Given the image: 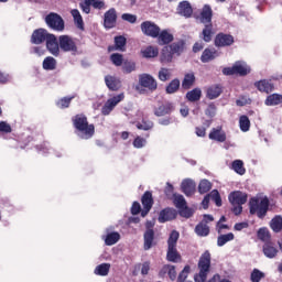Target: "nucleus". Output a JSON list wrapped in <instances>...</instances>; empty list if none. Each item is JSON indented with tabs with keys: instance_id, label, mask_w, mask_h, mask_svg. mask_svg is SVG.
Instances as JSON below:
<instances>
[{
	"instance_id": "nucleus-1",
	"label": "nucleus",
	"mask_w": 282,
	"mask_h": 282,
	"mask_svg": "<svg viewBox=\"0 0 282 282\" xmlns=\"http://www.w3.org/2000/svg\"><path fill=\"white\" fill-rule=\"evenodd\" d=\"M73 124L75 129H78L80 132V138H83V140H89V138H91L96 131V128L94 124H89L85 115L75 116L73 118Z\"/></svg>"
},
{
	"instance_id": "nucleus-2",
	"label": "nucleus",
	"mask_w": 282,
	"mask_h": 282,
	"mask_svg": "<svg viewBox=\"0 0 282 282\" xmlns=\"http://www.w3.org/2000/svg\"><path fill=\"white\" fill-rule=\"evenodd\" d=\"M249 208L251 215H257L260 219H263L268 214V208H270V200L268 197L251 198Z\"/></svg>"
},
{
	"instance_id": "nucleus-3",
	"label": "nucleus",
	"mask_w": 282,
	"mask_h": 282,
	"mask_svg": "<svg viewBox=\"0 0 282 282\" xmlns=\"http://www.w3.org/2000/svg\"><path fill=\"white\" fill-rule=\"evenodd\" d=\"M199 273L195 276L196 282H206L208 279V272H210V252L205 251L198 261Z\"/></svg>"
},
{
	"instance_id": "nucleus-4",
	"label": "nucleus",
	"mask_w": 282,
	"mask_h": 282,
	"mask_svg": "<svg viewBox=\"0 0 282 282\" xmlns=\"http://www.w3.org/2000/svg\"><path fill=\"white\" fill-rule=\"evenodd\" d=\"M225 76H232L239 74V76H247L250 74V68L245 62H236L232 67H227L223 69Z\"/></svg>"
},
{
	"instance_id": "nucleus-5",
	"label": "nucleus",
	"mask_w": 282,
	"mask_h": 282,
	"mask_svg": "<svg viewBox=\"0 0 282 282\" xmlns=\"http://www.w3.org/2000/svg\"><path fill=\"white\" fill-rule=\"evenodd\" d=\"M45 22L51 30H55L56 32H63L65 30V21L58 13H50L46 15Z\"/></svg>"
},
{
	"instance_id": "nucleus-6",
	"label": "nucleus",
	"mask_w": 282,
	"mask_h": 282,
	"mask_svg": "<svg viewBox=\"0 0 282 282\" xmlns=\"http://www.w3.org/2000/svg\"><path fill=\"white\" fill-rule=\"evenodd\" d=\"M59 50L62 52H78V46H76V42L69 35H61L58 37Z\"/></svg>"
},
{
	"instance_id": "nucleus-7",
	"label": "nucleus",
	"mask_w": 282,
	"mask_h": 282,
	"mask_svg": "<svg viewBox=\"0 0 282 282\" xmlns=\"http://www.w3.org/2000/svg\"><path fill=\"white\" fill-rule=\"evenodd\" d=\"M141 31L145 36L158 39L160 36V26L155 22L145 21L141 23Z\"/></svg>"
},
{
	"instance_id": "nucleus-8",
	"label": "nucleus",
	"mask_w": 282,
	"mask_h": 282,
	"mask_svg": "<svg viewBox=\"0 0 282 282\" xmlns=\"http://www.w3.org/2000/svg\"><path fill=\"white\" fill-rule=\"evenodd\" d=\"M122 100H124V94H119L110 99H108L106 101V104L104 105L102 109H101V113L104 116H109L111 113V111H113V108L122 102Z\"/></svg>"
},
{
	"instance_id": "nucleus-9",
	"label": "nucleus",
	"mask_w": 282,
	"mask_h": 282,
	"mask_svg": "<svg viewBox=\"0 0 282 282\" xmlns=\"http://www.w3.org/2000/svg\"><path fill=\"white\" fill-rule=\"evenodd\" d=\"M139 83L141 87L149 89V91H155V89H158V82L149 74L141 75L139 77Z\"/></svg>"
},
{
	"instance_id": "nucleus-10",
	"label": "nucleus",
	"mask_w": 282,
	"mask_h": 282,
	"mask_svg": "<svg viewBox=\"0 0 282 282\" xmlns=\"http://www.w3.org/2000/svg\"><path fill=\"white\" fill-rule=\"evenodd\" d=\"M52 36V33H48L47 30L44 29H37L33 32L31 36V42L34 45H41V43L47 41Z\"/></svg>"
},
{
	"instance_id": "nucleus-11",
	"label": "nucleus",
	"mask_w": 282,
	"mask_h": 282,
	"mask_svg": "<svg viewBox=\"0 0 282 282\" xmlns=\"http://www.w3.org/2000/svg\"><path fill=\"white\" fill-rule=\"evenodd\" d=\"M46 48L53 56H58V54H61V44L56 39V35H48V39L46 40Z\"/></svg>"
},
{
	"instance_id": "nucleus-12",
	"label": "nucleus",
	"mask_w": 282,
	"mask_h": 282,
	"mask_svg": "<svg viewBox=\"0 0 282 282\" xmlns=\"http://www.w3.org/2000/svg\"><path fill=\"white\" fill-rule=\"evenodd\" d=\"M143 210L141 212V217H147L151 208H153V194L151 192H145L141 198Z\"/></svg>"
},
{
	"instance_id": "nucleus-13",
	"label": "nucleus",
	"mask_w": 282,
	"mask_h": 282,
	"mask_svg": "<svg viewBox=\"0 0 282 282\" xmlns=\"http://www.w3.org/2000/svg\"><path fill=\"white\" fill-rule=\"evenodd\" d=\"M229 202L231 204V206H243V204H246V202H248V194L243 193V192H232L229 194Z\"/></svg>"
},
{
	"instance_id": "nucleus-14",
	"label": "nucleus",
	"mask_w": 282,
	"mask_h": 282,
	"mask_svg": "<svg viewBox=\"0 0 282 282\" xmlns=\"http://www.w3.org/2000/svg\"><path fill=\"white\" fill-rule=\"evenodd\" d=\"M118 19V14L116 13V9L108 10L104 15V26L107 30H111V28H116V21Z\"/></svg>"
},
{
	"instance_id": "nucleus-15",
	"label": "nucleus",
	"mask_w": 282,
	"mask_h": 282,
	"mask_svg": "<svg viewBox=\"0 0 282 282\" xmlns=\"http://www.w3.org/2000/svg\"><path fill=\"white\" fill-rule=\"evenodd\" d=\"M177 14L185 17V19H191L193 17V7L188 1H182L178 3L176 9Z\"/></svg>"
},
{
	"instance_id": "nucleus-16",
	"label": "nucleus",
	"mask_w": 282,
	"mask_h": 282,
	"mask_svg": "<svg viewBox=\"0 0 282 282\" xmlns=\"http://www.w3.org/2000/svg\"><path fill=\"white\" fill-rule=\"evenodd\" d=\"M181 188L186 197H191L192 195H195L197 185L195 184V181L191 178H185L181 184Z\"/></svg>"
},
{
	"instance_id": "nucleus-17",
	"label": "nucleus",
	"mask_w": 282,
	"mask_h": 282,
	"mask_svg": "<svg viewBox=\"0 0 282 282\" xmlns=\"http://www.w3.org/2000/svg\"><path fill=\"white\" fill-rule=\"evenodd\" d=\"M232 43H235V37H232V35L219 33L215 39V45L217 47H226L232 45Z\"/></svg>"
},
{
	"instance_id": "nucleus-18",
	"label": "nucleus",
	"mask_w": 282,
	"mask_h": 282,
	"mask_svg": "<svg viewBox=\"0 0 282 282\" xmlns=\"http://www.w3.org/2000/svg\"><path fill=\"white\" fill-rule=\"evenodd\" d=\"M171 111H173V105L170 102L159 104V106L154 108V115L158 116V118H162V116H169Z\"/></svg>"
},
{
	"instance_id": "nucleus-19",
	"label": "nucleus",
	"mask_w": 282,
	"mask_h": 282,
	"mask_svg": "<svg viewBox=\"0 0 282 282\" xmlns=\"http://www.w3.org/2000/svg\"><path fill=\"white\" fill-rule=\"evenodd\" d=\"M177 217V213L175 209L172 208H165L161 210L159 215V221L160 224H165V221H171L172 219H175Z\"/></svg>"
},
{
	"instance_id": "nucleus-20",
	"label": "nucleus",
	"mask_w": 282,
	"mask_h": 282,
	"mask_svg": "<svg viewBox=\"0 0 282 282\" xmlns=\"http://www.w3.org/2000/svg\"><path fill=\"white\" fill-rule=\"evenodd\" d=\"M200 23H204V25L206 24H212L213 21V9L210 8V6L205 4L200 11Z\"/></svg>"
},
{
	"instance_id": "nucleus-21",
	"label": "nucleus",
	"mask_w": 282,
	"mask_h": 282,
	"mask_svg": "<svg viewBox=\"0 0 282 282\" xmlns=\"http://www.w3.org/2000/svg\"><path fill=\"white\" fill-rule=\"evenodd\" d=\"M159 45H169V43H173V33H171L169 30H163L159 32V35L156 36Z\"/></svg>"
},
{
	"instance_id": "nucleus-22",
	"label": "nucleus",
	"mask_w": 282,
	"mask_h": 282,
	"mask_svg": "<svg viewBox=\"0 0 282 282\" xmlns=\"http://www.w3.org/2000/svg\"><path fill=\"white\" fill-rule=\"evenodd\" d=\"M159 61L162 63V65H169V63H173V53L169 46H164L161 50Z\"/></svg>"
},
{
	"instance_id": "nucleus-23",
	"label": "nucleus",
	"mask_w": 282,
	"mask_h": 282,
	"mask_svg": "<svg viewBox=\"0 0 282 282\" xmlns=\"http://www.w3.org/2000/svg\"><path fill=\"white\" fill-rule=\"evenodd\" d=\"M170 276L171 281H175L177 279V271H175V265L165 264L159 272V276Z\"/></svg>"
},
{
	"instance_id": "nucleus-24",
	"label": "nucleus",
	"mask_w": 282,
	"mask_h": 282,
	"mask_svg": "<svg viewBox=\"0 0 282 282\" xmlns=\"http://www.w3.org/2000/svg\"><path fill=\"white\" fill-rule=\"evenodd\" d=\"M105 83H106L108 89H110L111 91H118V89H120V87H122L121 82L117 77H113L111 75H107L105 77Z\"/></svg>"
},
{
	"instance_id": "nucleus-25",
	"label": "nucleus",
	"mask_w": 282,
	"mask_h": 282,
	"mask_svg": "<svg viewBox=\"0 0 282 282\" xmlns=\"http://www.w3.org/2000/svg\"><path fill=\"white\" fill-rule=\"evenodd\" d=\"M254 87H257L259 91H263L264 94H270L274 91V85H272V83L265 79L256 82Z\"/></svg>"
},
{
	"instance_id": "nucleus-26",
	"label": "nucleus",
	"mask_w": 282,
	"mask_h": 282,
	"mask_svg": "<svg viewBox=\"0 0 282 282\" xmlns=\"http://www.w3.org/2000/svg\"><path fill=\"white\" fill-rule=\"evenodd\" d=\"M209 140H215L216 142H226V132L221 128H213L209 133Z\"/></svg>"
},
{
	"instance_id": "nucleus-27",
	"label": "nucleus",
	"mask_w": 282,
	"mask_h": 282,
	"mask_svg": "<svg viewBox=\"0 0 282 282\" xmlns=\"http://www.w3.org/2000/svg\"><path fill=\"white\" fill-rule=\"evenodd\" d=\"M127 46V37L119 35L115 37V47L109 46V52H113V50H117L119 52H124Z\"/></svg>"
},
{
	"instance_id": "nucleus-28",
	"label": "nucleus",
	"mask_w": 282,
	"mask_h": 282,
	"mask_svg": "<svg viewBox=\"0 0 282 282\" xmlns=\"http://www.w3.org/2000/svg\"><path fill=\"white\" fill-rule=\"evenodd\" d=\"M215 58H217V51L215 48H206L200 56L202 63H210Z\"/></svg>"
},
{
	"instance_id": "nucleus-29",
	"label": "nucleus",
	"mask_w": 282,
	"mask_h": 282,
	"mask_svg": "<svg viewBox=\"0 0 282 282\" xmlns=\"http://www.w3.org/2000/svg\"><path fill=\"white\" fill-rule=\"evenodd\" d=\"M264 257L268 259H274L276 254H279V249L276 247H273L272 243H264L262 248Z\"/></svg>"
},
{
	"instance_id": "nucleus-30",
	"label": "nucleus",
	"mask_w": 282,
	"mask_h": 282,
	"mask_svg": "<svg viewBox=\"0 0 282 282\" xmlns=\"http://www.w3.org/2000/svg\"><path fill=\"white\" fill-rule=\"evenodd\" d=\"M143 58H155L160 54L156 46H147L141 51Z\"/></svg>"
},
{
	"instance_id": "nucleus-31",
	"label": "nucleus",
	"mask_w": 282,
	"mask_h": 282,
	"mask_svg": "<svg viewBox=\"0 0 282 282\" xmlns=\"http://www.w3.org/2000/svg\"><path fill=\"white\" fill-rule=\"evenodd\" d=\"M167 261H171L172 263H177L182 257L177 252V247H167V254H166Z\"/></svg>"
},
{
	"instance_id": "nucleus-32",
	"label": "nucleus",
	"mask_w": 282,
	"mask_h": 282,
	"mask_svg": "<svg viewBox=\"0 0 282 282\" xmlns=\"http://www.w3.org/2000/svg\"><path fill=\"white\" fill-rule=\"evenodd\" d=\"M109 270H111L110 263H101L95 268L94 274L97 276H107L109 274Z\"/></svg>"
},
{
	"instance_id": "nucleus-33",
	"label": "nucleus",
	"mask_w": 282,
	"mask_h": 282,
	"mask_svg": "<svg viewBox=\"0 0 282 282\" xmlns=\"http://www.w3.org/2000/svg\"><path fill=\"white\" fill-rule=\"evenodd\" d=\"M70 14L74 19V23L75 25L79 29V30H84L85 28V22L83 21V15H80V11H78L77 9H73L70 11Z\"/></svg>"
},
{
	"instance_id": "nucleus-34",
	"label": "nucleus",
	"mask_w": 282,
	"mask_h": 282,
	"mask_svg": "<svg viewBox=\"0 0 282 282\" xmlns=\"http://www.w3.org/2000/svg\"><path fill=\"white\" fill-rule=\"evenodd\" d=\"M206 96L207 98H209V100H215L216 98H219V96H221V87L217 85L210 86L209 88H207Z\"/></svg>"
},
{
	"instance_id": "nucleus-35",
	"label": "nucleus",
	"mask_w": 282,
	"mask_h": 282,
	"mask_svg": "<svg viewBox=\"0 0 282 282\" xmlns=\"http://www.w3.org/2000/svg\"><path fill=\"white\" fill-rule=\"evenodd\" d=\"M195 232L198 235V237H208L210 234V227L202 221L195 227Z\"/></svg>"
},
{
	"instance_id": "nucleus-36",
	"label": "nucleus",
	"mask_w": 282,
	"mask_h": 282,
	"mask_svg": "<svg viewBox=\"0 0 282 282\" xmlns=\"http://www.w3.org/2000/svg\"><path fill=\"white\" fill-rule=\"evenodd\" d=\"M166 46H167V48H170L173 56H175V54H176V56H180V54H182V52H184V42H174Z\"/></svg>"
},
{
	"instance_id": "nucleus-37",
	"label": "nucleus",
	"mask_w": 282,
	"mask_h": 282,
	"mask_svg": "<svg viewBox=\"0 0 282 282\" xmlns=\"http://www.w3.org/2000/svg\"><path fill=\"white\" fill-rule=\"evenodd\" d=\"M264 102L268 107H274V105H281L282 96L279 94H272L267 97Z\"/></svg>"
},
{
	"instance_id": "nucleus-38",
	"label": "nucleus",
	"mask_w": 282,
	"mask_h": 282,
	"mask_svg": "<svg viewBox=\"0 0 282 282\" xmlns=\"http://www.w3.org/2000/svg\"><path fill=\"white\" fill-rule=\"evenodd\" d=\"M155 234L153 229H148L144 234V250H151V246H153V238Z\"/></svg>"
},
{
	"instance_id": "nucleus-39",
	"label": "nucleus",
	"mask_w": 282,
	"mask_h": 282,
	"mask_svg": "<svg viewBox=\"0 0 282 282\" xmlns=\"http://www.w3.org/2000/svg\"><path fill=\"white\" fill-rule=\"evenodd\" d=\"M186 98L189 100V102H197V100L202 98V89L194 88L186 94Z\"/></svg>"
},
{
	"instance_id": "nucleus-40",
	"label": "nucleus",
	"mask_w": 282,
	"mask_h": 282,
	"mask_svg": "<svg viewBox=\"0 0 282 282\" xmlns=\"http://www.w3.org/2000/svg\"><path fill=\"white\" fill-rule=\"evenodd\" d=\"M120 241V234L110 232L106 236L105 243L106 246H116Z\"/></svg>"
},
{
	"instance_id": "nucleus-41",
	"label": "nucleus",
	"mask_w": 282,
	"mask_h": 282,
	"mask_svg": "<svg viewBox=\"0 0 282 282\" xmlns=\"http://www.w3.org/2000/svg\"><path fill=\"white\" fill-rule=\"evenodd\" d=\"M202 35L205 43H210L213 41V24H205Z\"/></svg>"
},
{
	"instance_id": "nucleus-42",
	"label": "nucleus",
	"mask_w": 282,
	"mask_h": 282,
	"mask_svg": "<svg viewBox=\"0 0 282 282\" xmlns=\"http://www.w3.org/2000/svg\"><path fill=\"white\" fill-rule=\"evenodd\" d=\"M235 239V234L229 232L227 235H220L217 239V246L221 248L223 246H226L228 241H232Z\"/></svg>"
},
{
	"instance_id": "nucleus-43",
	"label": "nucleus",
	"mask_w": 282,
	"mask_h": 282,
	"mask_svg": "<svg viewBox=\"0 0 282 282\" xmlns=\"http://www.w3.org/2000/svg\"><path fill=\"white\" fill-rule=\"evenodd\" d=\"M273 232H281L282 230V217L275 216L270 223Z\"/></svg>"
},
{
	"instance_id": "nucleus-44",
	"label": "nucleus",
	"mask_w": 282,
	"mask_h": 282,
	"mask_svg": "<svg viewBox=\"0 0 282 282\" xmlns=\"http://www.w3.org/2000/svg\"><path fill=\"white\" fill-rule=\"evenodd\" d=\"M194 83H195V75L193 73H188L185 75L183 79L182 87L184 89H191Z\"/></svg>"
},
{
	"instance_id": "nucleus-45",
	"label": "nucleus",
	"mask_w": 282,
	"mask_h": 282,
	"mask_svg": "<svg viewBox=\"0 0 282 282\" xmlns=\"http://www.w3.org/2000/svg\"><path fill=\"white\" fill-rule=\"evenodd\" d=\"M171 69L166 68V67H162L159 70V75L158 78L159 80H161L162 83H166V80H171Z\"/></svg>"
},
{
	"instance_id": "nucleus-46",
	"label": "nucleus",
	"mask_w": 282,
	"mask_h": 282,
	"mask_svg": "<svg viewBox=\"0 0 282 282\" xmlns=\"http://www.w3.org/2000/svg\"><path fill=\"white\" fill-rule=\"evenodd\" d=\"M177 239H180V232L173 230L167 240V248H177Z\"/></svg>"
},
{
	"instance_id": "nucleus-47",
	"label": "nucleus",
	"mask_w": 282,
	"mask_h": 282,
	"mask_svg": "<svg viewBox=\"0 0 282 282\" xmlns=\"http://www.w3.org/2000/svg\"><path fill=\"white\" fill-rule=\"evenodd\" d=\"M213 188V184L208 180L200 181L198 185V192L200 195H204V193H208Z\"/></svg>"
},
{
	"instance_id": "nucleus-48",
	"label": "nucleus",
	"mask_w": 282,
	"mask_h": 282,
	"mask_svg": "<svg viewBox=\"0 0 282 282\" xmlns=\"http://www.w3.org/2000/svg\"><path fill=\"white\" fill-rule=\"evenodd\" d=\"M232 169L238 175H245L246 174V167H243V161L236 160L232 162Z\"/></svg>"
},
{
	"instance_id": "nucleus-49",
	"label": "nucleus",
	"mask_w": 282,
	"mask_h": 282,
	"mask_svg": "<svg viewBox=\"0 0 282 282\" xmlns=\"http://www.w3.org/2000/svg\"><path fill=\"white\" fill-rule=\"evenodd\" d=\"M239 127H240L241 131H243V132L250 131V119L248 118V116L240 117Z\"/></svg>"
},
{
	"instance_id": "nucleus-50",
	"label": "nucleus",
	"mask_w": 282,
	"mask_h": 282,
	"mask_svg": "<svg viewBox=\"0 0 282 282\" xmlns=\"http://www.w3.org/2000/svg\"><path fill=\"white\" fill-rule=\"evenodd\" d=\"M174 205L176 206V208H178V210H181V208H186V199L184 198V196L175 194Z\"/></svg>"
},
{
	"instance_id": "nucleus-51",
	"label": "nucleus",
	"mask_w": 282,
	"mask_h": 282,
	"mask_svg": "<svg viewBox=\"0 0 282 282\" xmlns=\"http://www.w3.org/2000/svg\"><path fill=\"white\" fill-rule=\"evenodd\" d=\"M43 67L45 69H56V59L52 56L46 57L43 61Z\"/></svg>"
},
{
	"instance_id": "nucleus-52",
	"label": "nucleus",
	"mask_w": 282,
	"mask_h": 282,
	"mask_svg": "<svg viewBox=\"0 0 282 282\" xmlns=\"http://www.w3.org/2000/svg\"><path fill=\"white\" fill-rule=\"evenodd\" d=\"M180 89V79H173L166 87V94H175Z\"/></svg>"
},
{
	"instance_id": "nucleus-53",
	"label": "nucleus",
	"mask_w": 282,
	"mask_h": 282,
	"mask_svg": "<svg viewBox=\"0 0 282 282\" xmlns=\"http://www.w3.org/2000/svg\"><path fill=\"white\" fill-rule=\"evenodd\" d=\"M208 197L215 202L216 206H221V196L217 189L212 191Z\"/></svg>"
},
{
	"instance_id": "nucleus-54",
	"label": "nucleus",
	"mask_w": 282,
	"mask_h": 282,
	"mask_svg": "<svg viewBox=\"0 0 282 282\" xmlns=\"http://www.w3.org/2000/svg\"><path fill=\"white\" fill-rule=\"evenodd\" d=\"M191 273V267L186 265L182 270V272L178 274L177 282H186V279H188V274Z\"/></svg>"
},
{
	"instance_id": "nucleus-55",
	"label": "nucleus",
	"mask_w": 282,
	"mask_h": 282,
	"mask_svg": "<svg viewBox=\"0 0 282 282\" xmlns=\"http://www.w3.org/2000/svg\"><path fill=\"white\" fill-rule=\"evenodd\" d=\"M258 238L261 239V241H270V231L267 228L259 229Z\"/></svg>"
},
{
	"instance_id": "nucleus-56",
	"label": "nucleus",
	"mask_w": 282,
	"mask_h": 282,
	"mask_svg": "<svg viewBox=\"0 0 282 282\" xmlns=\"http://www.w3.org/2000/svg\"><path fill=\"white\" fill-rule=\"evenodd\" d=\"M263 276H265V274L263 272H261L258 269H254L251 273V281L252 282H259L263 279Z\"/></svg>"
},
{
	"instance_id": "nucleus-57",
	"label": "nucleus",
	"mask_w": 282,
	"mask_h": 282,
	"mask_svg": "<svg viewBox=\"0 0 282 282\" xmlns=\"http://www.w3.org/2000/svg\"><path fill=\"white\" fill-rule=\"evenodd\" d=\"M217 113V106L215 104H209L207 109L205 110V115L208 116L209 118H215Z\"/></svg>"
},
{
	"instance_id": "nucleus-58",
	"label": "nucleus",
	"mask_w": 282,
	"mask_h": 282,
	"mask_svg": "<svg viewBox=\"0 0 282 282\" xmlns=\"http://www.w3.org/2000/svg\"><path fill=\"white\" fill-rule=\"evenodd\" d=\"M73 99L74 97H69V98L64 97L57 102V107H59L61 109H66L67 107H69V104L72 102Z\"/></svg>"
},
{
	"instance_id": "nucleus-59",
	"label": "nucleus",
	"mask_w": 282,
	"mask_h": 282,
	"mask_svg": "<svg viewBox=\"0 0 282 282\" xmlns=\"http://www.w3.org/2000/svg\"><path fill=\"white\" fill-rule=\"evenodd\" d=\"M123 72H126V74H131V72H135V63L134 62H124L123 63Z\"/></svg>"
},
{
	"instance_id": "nucleus-60",
	"label": "nucleus",
	"mask_w": 282,
	"mask_h": 282,
	"mask_svg": "<svg viewBox=\"0 0 282 282\" xmlns=\"http://www.w3.org/2000/svg\"><path fill=\"white\" fill-rule=\"evenodd\" d=\"M138 129H141L143 131H149L153 129V122L152 121H142V123L137 124Z\"/></svg>"
},
{
	"instance_id": "nucleus-61",
	"label": "nucleus",
	"mask_w": 282,
	"mask_h": 282,
	"mask_svg": "<svg viewBox=\"0 0 282 282\" xmlns=\"http://www.w3.org/2000/svg\"><path fill=\"white\" fill-rule=\"evenodd\" d=\"M145 145H147V139H144V138L138 137V138H135L134 141H133V147H134L135 149H142V148L145 147Z\"/></svg>"
},
{
	"instance_id": "nucleus-62",
	"label": "nucleus",
	"mask_w": 282,
	"mask_h": 282,
	"mask_svg": "<svg viewBox=\"0 0 282 282\" xmlns=\"http://www.w3.org/2000/svg\"><path fill=\"white\" fill-rule=\"evenodd\" d=\"M87 3H90V6L97 10H102V8H105V1L102 0H87Z\"/></svg>"
},
{
	"instance_id": "nucleus-63",
	"label": "nucleus",
	"mask_w": 282,
	"mask_h": 282,
	"mask_svg": "<svg viewBox=\"0 0 282 282\" xmlns=\"http://www.w3.org/2000/svg\"><path fill=\"white\" fill-rule=\"evenodd\" d=\"M111 62L113 63V65H116L117 67H120V65H122V55L115 53L111 55Z\"/></svg>"
},
{
	"instance_id": "nucleus-64",
	"label": "nucleus",
	"mask_w": 282,
	"mask_h": 282,
	"mask_svg": "<svg viewBox=\"0 0 282 282\" xmlns=\"http://www.w3.org/2000/svg\"><path fill=\"white\" fill-rule=\"evenodd\" d=\"M121 19L128 23H135V21H138V17L131 13H123Z\"/></svg>"
}]
</instances>
